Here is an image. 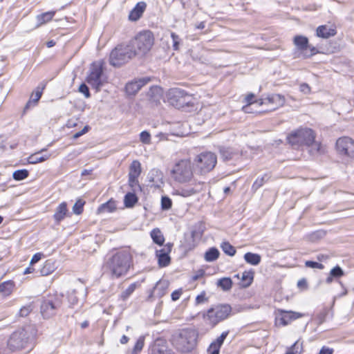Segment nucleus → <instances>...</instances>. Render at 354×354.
I'll return each instance as SVG.
<instances>
[{"label":"nucleus","mask_w":354,"mask_h":354,"mask_svg":"<svg viewBox=\"0 0 354 354\" xmlns=\"http://www.w3.org/2000/svg\"><path fill=\"white\" fill-rule=\"evenodd\" d=\"M219 252L217 249L212 248L205 252V259L207 261H213L218 259Z\"/></svg>","instance_id":"36"},{"label":"nucleus","mask_w":354,"mask_h":354,"mask_svg":"<svg viewBox=\"0 0 354 354\" xmlns=\"http://www.w3.org/2000/svg\"><path fill=\"white\" fill-rule=\"evenodd\" d=\"M84 204V203L83 201H82L81 200H78L73 207V211L74 214L77 215L80 214L83 211Z\"/></svg>","instance_id":"45"},{"label":"nucleus","mask_w":354,"mask_h":354,"mask_svg":"<svg viewBox=\"0 0 354 354\" xmlns=\"http://www.w3.org/2000/svg\"><path fill=\"white\" fill-rule=\"evenodd\" d=\"M305 265L306 267L311 268H317L319 270H322L324 268V266L322 263L312 261H306Z\"/></svg>","instance_id":"48"},{"label":"nucleus","mask_w":354,"mask_h":354,"mask_svg":"<svg viewBox=\"0 0 354 354\" xmlns=\"http://www.w3.org/2000/svg\"><path fill=\"white\" fill-rule=\"evenodd\" d=\"M67 212V205L65 202H63L61 204H59V206L57 207L55 212L53 215L54 219L57 223H59L65 218Z\"/></svg>","instance_id":"22"},{"label":"nucleus","mask_w":354,"mask_h":354,"mask_svg":"<svg viewBox=\"0 0 354 354\" xmlns=\"http://www.w3.org/2000/svg\"><path fill=\"white\" fill-rule=\"evenodd\" d=\"M261 257L259 254L247 252L244 255V260L249 264L252 266H257L261 262Z\"/></svg>","instance_id":"28"},{"label":"nucleus","mask_w":354,"mask_h":354,"mask_svg":"<svg viewBox=\"0 0 354 354\" xmlns=\"http://www.w3.org/2000/svg\"><path fill=\"white\" fill-rule=\"evenodd\" d=\"M151 237L153 241L158 245H162L165 242L164 236L158 228H155L151 232Z\"/></svg>","instance_id":"29"},{"label":"nucleus","mask_w":354,"mask_h":354,"mask_svg":"<svg viewBox=\"0 0 354 354\" xmlns=\"http://www.w3.org/2000/svg\"><path fill=\"white\" fill-rule=\"evenodd\" d=\"M142 171L141 164L138 160H133L129 167V176L139 177Z\"/></svg>","instance_id":"30"},{"label":"nucleus","mask_w":354,"mask_h":354,"mask_svg":"<svg viewBox=\"0 0 354 354\" xmlns=\"http://www.w3.org/2000/svg\"><path fill=\"white\" fill-rule=\"evenodd\" d=\"M167 99L169 103L178 109L192 106L194 98L192 95L178 88H173L167 92Z\"/></svg>","instance_id":"7"},{"label":"nucleus","mask_w":354,"mask_h":354,"mask_svg":"<svg viewBox=\"0 0 354 354\" xmlns=\"http://www.w3.org/2000/svg\"><path fill=\"white\" fill-rule=\"evenodd\" d=\"M131 263V255L127 251H121L115 254L107 261V267L112 275L120 277L127 273Z\"/></svg>","instance_id":"3"},{"label":"nucleus","mask_w":354,"mask_h":354,"mask_svg":"<svg viewBox=\"0 0 354 354\" xmlns=\"http://www.w3.org/2000/svg\"><path fill=\"white\" fill-rule=\"evenodd\" d=\"M217 157L215 153L210 151H204L197 154L194 158L195 165L201 175L210 172L216 166Z\"/></svg>","instance_id":"6"},{"label":"nucleus","mask_w":354,"mask_h":354,"mask_svg":"<svg viewBox=\"0 0 354 354\" xmlns=\"http://www.w3.org/2000/svg\"><path fill=\"white\" fill-rule=\"evenodd\" d=\"M295 46V55L297 57L308 58L318 53L317 48L309 44L306 37L297 35L293 38Z\"/></svg>","instance_id":"11"},{"label":"nucleus","mask_w":354,"mask_h":354,"mask_svg":"<svg viewBox=\"0 0 354 354\" xmlns=\"http://www.w3.org/2000/svg\"><path fill=\"white\" fill-rule=\"evenodd\" d=\"M254 278V273L252 272H244L241 274V281H242V286L243 287H248L249 286Z\"/></svg>","instance_id":"35"},{"label":"nucleus","mask_w":354,"mask_h":354,"mask_svg":"<svg viewBox=\"0 0 354 354\" xmlns=\"http://www.w3.org/2000/svg\"><path fill=\"white\" fill-rule=\"evenodd\" d=\"M147 7V4L144 1L138 2L136 6L131 10L129 15V19L131 21L138 20L144 13Z\"/></svg>","instance_id":"18"},{"label":"nucleus","mask_w":354,"mask_h":354,"mask_svg":"<svg viewBox=\"0 0 354 354\" xmlns=\"http://www.w3.org/2000/svg\"><path fill=\"white\" fill-rule=\"evenodd\" d=\"M124 205L127 207H133L138 202V197L133 193H127L124 199Z\"/></svg>","instance_id":"34"},{"label":"nucleus","mask_w":354,"mask_h":354,"mask_svg":"<svg viewBox=\"0 0 354 354\" xmlns=\"http://www.w3.org/2000/svg\"><path fill=\"white\" fill-rule=\"evenodd\" d=\"M254 97V95L253 93H249L245 97V102L247 103V105H250L252 104H257L256 101L253 102L252 100Z\"/></svg>","instance_id":"55"},{"label":"nucleus","mask_w":354,"mask_h":354,"mask_svg":"<svg viewBox=\"0 0 354 354\" xmlns=\"http://www.w3.org/2000/svg\"><path fill=\"white\" fill-rule=\"evenodd\" d=\"M216 285L223 291H228L232 288V281L230 277H223L218 280Z\"/></svg>","instance_id":"31"},{"label":"nucleus","mask_w":354,"mask_h":354,"mask_svg":"<svg viewBox=\"0 0 354 354\" xmlns=\"http://www.w3.org/2000/svg\"><path fill=\"white\" fill-rule=\"evenodd\" d=\"M194 166L190 158L175 162L170 170L171 178L180 184H188L176 189L174 194L185 198L192 196L202 191L203 183L194 180Z\"/></svg>","instance_id":"1"},{"label":"nucleus","mask_w":354,"mask_h":354,"mask_svg":"<svg viewBox=\"0 0 354 354\" xmlns=\"http://www.w3.org/2000/svg\"><path fill=\"white\" fill-rule=\"evenodd\" d=\"M315 132L309 128H300L292 131L287 137V140L295 148L301 146H310L315 139Z\"/></svg>","instance_id":"5"},{"label":"nucleus","mask_w":354,"mask_h":354,"mask_svg":"<svg viewBox=\"0 0 354 354\" xmlns=\"http://www.w3.org/2000/svg\"><path fill=\"white\" fill-rule=\"evenodd\" d=\"M55 45V42L53 40H50L46 42V46L48 48H51Z\"/></svg>","instance_id":"64"},{"label":"nucleus","mask_w":354,"mask_h":354,"mask_svg":"<svg viewBox=\"0 0 354 354\" xmlns=\"http://www.w3.org/2000/svg\"><path fill=\"white\" fill-rule=\"evenodd\" d=\"M286 100L283 95L280 94H272L264 99L256 100L258 105H267L270 106V110H274L282 106L285 104Z\"/></svg>","instance_id":"14"},{"label":"nucleus","mask_w":354,"mask_h":354,"mask_svg":"<svg viewBox=\"0 0 354 354\" xmlns=\"http://www.w3.org/2000/svg\"><path fill=\"white\" fill-rule=\"evenodd\" d=\"M336 34L335 29L327 27L326 26H320L317 28V37L322 38H329Z\"/></svg>","instance_id":"23"},{"label":"nucleus","mask_w":354,"mask_h":354,"mask_svg":"<svg viewBox=\"0 0 354 354\" xmlns=\"http://www.w3.org/2000/svg\"><path fill=\"white\" fill-rule=\"evenodd\" d=\"M28 335L24 329L15 331L10 336L8 344L12 350L22 348L27 342Z\"/></svg>","instance_id":"13"},{"label":"nucleus","mask_w":354,"mask_h":354,"mask_svg":"<svg viewBox=\"0 0 354 354\" xmlns=\"http://www.w3.org/2000/svg\"><path fill=\"white\" fill-rule=\"evenodd\" d=\"M136 286L135 284L130 285L122 293V298L124 300L126 299L135 290Z\"/></svg>","instance_id":"49"},{"label":"nucleus","mask_w":354,"mask_h":354,"mask_svg":"<svg viewBox=\"0 0 354 354\" xmlns=\"http://www.w3.org/2000/svg\"><path fill=\"white\" fill-rule=\"evenodd\" d=\"M59 307V302L57 301H44L41 306V313L46 318H50L55 315L56 309Z\"/></svg>","instance_id":"16"},{"label":"nucleus","mask_w":354,"mask_h":354,"mask_svg":"<svg viewBox=\"0 0 354 354\" xmlns=\"http://www.w3.org/2000/svg\"><path fill=\"white\" fill-rule=\"evenodd\" d=\"M171 200L167 196H162L161 198V208L163 210H168L171 207Z\"/></svg>","instance_id":"42"},{"label":"nucleus","mask_w":354,"mask_h":354,"mask_svg":"<svg viewBox=\"0 0 354 354\" xmlns=\"http://www.w3.org/2000/svg\"><path fill=\"white\" fill-rule=\"evenodd\" d=\"M86 82L97 91L106 82V77L103 73L102 62L98 61L91 65Z\"/></svg>","instance_id":"10"},{"label":"nucleus","mask_w":354,"mask_h":354,"mask_svg":"<svg viewBox=\"0 0 354 354\" xmlns=\"http://www.w3.org/2000/svg\"><path fill=\"white\" fill-rule=\"evenodd\" d=\"M41 256H42V254H41V253L35 254L30 260V264L32 265V264L38 262L41 259Z\"/></svg>","instance_id":"57"},{"label":"nucleus","mask_w":354,"mask_h":354,"mask_svg":"<svg viewBox=\"0 0 354 354\" xmlns=\"http://www.w3.org/2000/svg\"><path fill=\"white\" fill-rule=\"evenodd\" d=\"M223 251L229 256H234L236 253V250L234 246H232L228 242H224L221 245Z\"/></svg>","instance_id":"38"},{"label":"nucleus","mask_w":354,"mask_h":354,"mask_svg":"<svg viewBox=\"0 0 354 354\" xmlns=\"http://www.w3.org/2000/svg\"><path fill=\"white\" fill-rule=\"evenodd\" d=\"M333 348H328L326 346H323L321 348L319 354H333Z\"/></svg>","instance_id":"58"},{"label":"nucleus","mask_w":354,"mask_h":354,"mask_svg":"<svg viewBox=\"0 0 354 354\" xmlns=\"http://www.w3.org/2000/svg\"><path fill=\"white\" fill-rule=\"evenodd\" d=\"M195 232H192V234L185 237V241L182 243L183 250L186 252L193 250L196 246V243L194 240Z\"/></svg>","instance_id":"27"},{"label":"nucleus","mask_w":354,"mask_h":354,"mask_svg":"<svg viewBox=\"0 0 354 354\" xmlns=\"http://www.w3.org/2000/svg\"><path fill=\"white\" fill-rule=\"evenodd\" d=\"M150 81L149 77H142L129 82L126 85V91L129 95H135L140 88Z\"/></svg>","instance_id":"17"},{"label":"nucleus","mask_w":354,"mask_h":354,"mask_svg":"<svg viewBox=\"0 0 354 354\" xmlns=\"http://www.w3.org/2000/svg\"><path fill=\"white\" fill-rule=\"evenodd\" d=\"M154 44L153 33L149 30L139 32L129 44L135 51V56H142L150 51Z\"/></svg>","instance_id":"4"},{"label":"nucleus","mask_w":354,"mask_h":354,"mask_svg":"<svg viewBox=\"0 0 354 354\" xmlns=\"http://www.w3.org/2000/svg\"><path fill=\"white\" fill-rule=\"evenodd\" d=\"M335 149L340 156L354 160V140L352 138L346 136L338 138Z\"/></svg>","instance_id":"12"},{"label":"nucleus","mask_w":354,"mask_h":354,"mask_svg":"<svg viewBox=\"0 0 354 354\" xmlns=\"http://www.w3.org/2000/svg\"><path fill=\"white\" fill-rule=\"evenodd\" d=\"M156 136L159 138V141L167 139V136L163 133H159Z\"/></svg>","instance_id":"62"},{"label":"nucleus","mask_w":354,"mask_h":354,"mask_svg":"<svg viewBox=\"0 0 354 354\" xmlns=\"http://www.w3.org/2000/svg\"><path fill=\"white\" fill-rule=\"evenodd\" d=\"M28 171L26 169H19L13 172L12 177L16 180H22L27 178Z\"/></svg>","instance_id":"39"},{"label":"nucleus","mask_w":354,"mask_h":354,"mask_svg":"<svg viewBox=\"0 0 354 354\" xmlns=\"http://www.w3.org/2000/svg\"><path fill=\"white\" fill-rule=\"evenodd\" d=\"M42 95V91L37 88L31 95L30 100L26 104V108L30 106L31 103H34L35 104L39 100Z\"/></svg>","instance_id":"40"},{"label":"nucleus","mask_w":354,"mask_h":354,"mask_svg":"<svg viewBox=\"0 0 354 354\" xmlns=\"http://www.w3.org/2000/svg\"><path fill=\"white\" fill-rule=\"evenodd\" d=\"M182 294V291L180 290H175L171 293V299L173 301L178 300Z\"/></svg>","instance_id":"59"},{"label":"nucleus","mask_w":354,"mask_h":354,"mask_svg":"<svg viewBox=\"0 0 354 354\" xmlns=\"http://www.w3.org/2000/svg\"><path fill=\"white\" fill-rule=\"evenodd\" d=\"M32 308L31 305L23 306L19 310V315L21 317H26L31 311Z\"/></svg>","instance_id":"50"},{"label":"nucleus","mask_w":354,"mask_h":354,"mask_svg":"<svg viewBox=\"0 0 354 354\" xmlns=\"http://www.w3.org/2000/svg\"><path fill=\"white\" fill-rule=\"evenodd\" d=\"M167 282H158L157 283L156 287H155V290H158L159 288H167Z\"/></svg>","instance_id":"61"},{"label":"nucleus","mask_w":354,"mask_h":354,"mask_svg":"<svg viewBox=\"0 0 354 354\" xmlns=\"http://www.w3.org/2000/svg\"><path fill=\"white\" fill-rule=\"evenodd\" d=\"M308 147H310L309 151L313 155H321L326 152V147L319 142L314 140Z\"/></svg>","instance_id":"26"},{"label":"nucleus","mask_w":354,"mask_h":354,"mask_svg":"<svg viewBox=\"0 0 354 354\" xmlns=\"http://www.w3.org/2000/svg\"><path fill=\"white\" fill-rule=\"evenodd\" d=\"M129 341V338L126 336V335H122V337L120 338V343L122 344H127Z\"/></svg>","instance_id":"63"},{"label":"nucleus","mask_w":354,"mask_h":354,"mask_svg":"<svg viewBox=\"0 0 354 354\" xmlns=\"http://www.w3.org/2000/svg\"><path fill=\"white\" fill-rule=\"evenodd\" d=\"M277 312L278 315L277 321H278L282 326H286L290 324L292 321L301 318L303 316L300 313L287 311L281 309H279Z\"/></svg>","instance_id":"15"},{"label":"nucleus","mask_w":354,"mask_h":354,"mask_svg":"<svg viewBox=\"0 0 354 354\" xmlns=\"http://www.w3.org/2000/svg\"><path fill=\"white\" fill-rule=\"evenodd\" d=\"M150 93L155 95L154 97L153 98V101H154L156 103L159 102L162 98V92L161 88L158 86L152 87L150 90Z\"/></svg>","instance_id":"41"},{"label":"nucleus","mask_w":354,"mask_h":354,"mask_svg":"<svg viewBox=\"0 0 354 354\" xmlns=\"http://www.w3.org/2000/svg\"><path fill=\"white\" fill-rule=\"evenodd\" d=\"M330 274L333 277H339L344 274V272L339 266H336L330 270Z\"/></svg>","instance_id":"47"},{"label":"nucleus","mask_w":354,"mask_h":354,"mask_svg":"<svg viewBox=\"0 0 354 354\" xmlns=\"http://www.w3.org/2000/svg\"><path fill=\"white\" fill-rule=\"evenodd\" d=\"M55 15V12H46L36 17L37 27H39L50 21Z\"/></svg>","instance_id":"25"},{"label":"nucleus","mask_w":354,"mask_h":354,"mask_svg":"<svg viewBox=\"0 0 354 354\" xmlns=\"http://www.w3.org/2000/svg\"><path fill=\"white\" fill-rule=\"evenodd\" d=\"M153 354H174L173 352L165 347L155 346L153 349Z\"/></svg>","instance_id":"46"},{"label":"nucleus","mask_w":354,"mask_h":354,"mask_svg":"<svg viewBox=\"0 0 354 354\" xmlns=\"http://www.w3.org/2000/svg\"><path fill=\"white\" fill-rule=\"evenodd\" d=\"M140 140L145 145H149L151 143V135L149 132L143 131L140 134Z\"/></svg>","instance_id":"43"},{"label":"nucleus","mask_w":354,"mask_h":354,"mask_svg":"<svg viewBox=\"0 0 354 354\" xmlns=\"http://www.w3.org/2000/svg\"><path fill=\"white\" fill-rule=\"evenodd\" d=\"M138 177L129 176V184L131 187H139Z\"/></svg>","instance_id":"54"},{"label":"nucleus","mask_w":354,"mask_h":354,"mask_svg":"<svg viewBox=\"0 0 354 354\" xmlns=\"http://www.w3.org/2000/svg\"><path fill=\"white\" fill-rule=\"evenodd\" d=\"M301 345H299V342H296L291 348L287 351L286 354H300L301 353Z\"/></svg>","instance_id":"44"},{"label":"nucleus","mask_w":354,"mask_h":354,"mask_svg":"<svg viewBox=\"0 0 354 354\" xmlns=\"http://www.w3.org/2000/svg\"><path fill=\"white\" fill-rule=\"evenodd\" d=\"M143 346H144V339L142 337H140L137 340L133 350L135 352H139L142 349Z\"/></svg>","instance_id":"51"},{"label":"nucleus","mask_w":354,"mask_h":354,"mask_svg":"<svg viewBox=\"0 0 354 354\" xmlns=\"http://www.w3.org/2000/svg\"><path fill=\"white\" fill-rule=\"evenodd\" d=\"M79 91L84 95L88 98L90 97V93L88 86L85 84H82L79 87Z\"/></svg>","instance_id":"52"},{"label":"nucleus","mask_w":354,"mask_h":354,"mask_svg":"<svg viewBox=\"0 0 354 354\" xmlns=\"http://www.w3.org/2000/svg\"><path fill=\"white\" fill-rule=\"evenodd\" d=\"M268 179L269 176L268 174H264L261 177H258L252 185V189L254 190H257L258 189L261 187L263 185V184L268 180Z\"/></svg>","instance_id":"37"},{"label":"nucleus","mask_w":354,"mask_h":354,"mask_svg":"<svg viewBox=\"0 0 354 354\" xmlns=\"http://www.w3.org/2000/svg\"><path fill=\"white\" fill-rule=\"evenodd\" d=\"M14 287V283L12 281H4L0 284V293L4 296H8L11 294Z\"/></svg>","instance_id":"33"},{"label":"nucleus","mask_w":354,"mask_h":354,"mask_svg":"<svg viewBox=\"0 0 354 354\" xmlns=\"http://www.w3.org/2000/svg\"><path fill=\"white\" fill-rule=\"evenodd\" d=\"M206 300L205 294L199 295L196 298V301L197 304L203 303Z\"/></svg>","instance_id":"60"},{"label":"nucleus","mask_w":354,"mask_h":354,"mask_svg":"<svg viewBox=\"0 0 354 354\" xmlns=\"http://www.w3.org/2000/svg\"><path fill=\"white\" fill-rule=\"evenodd\" d=\"M55 269V263L51 260H48L45 262L43 267L40 270L42 276H47L51 274Z\"/></svg>","instance_id":"32"},{"label":"nucleus","mask_w":354,"mask_h":354,"mask_svg":"<svg viewBox=\"0 0 354 354\" xmlns=\"http://www.w3.org/2000/svg\"><path fill=\"white\" fill-rule=\"evenodd\" d=\"M299 89L304 94H309L310 93V87L307 84H301Z\"/></svg>","instance_id":"56"},{"label":"nucleus","mask_w":354,"mask_h":354,"mask_svg":"<svg viewBox=\"0 0 354 354\" xmlns=\"http://www.w3.org/2000/svg\"><path fill=\"white\" fill-rule=\"evenodd\" d=\"M198 333L192 328L183 329L173 336L175 346L183 353L191 352L197 345Z\"/></svg>","instance_id":"2"},{"label":"nucleus","mask_w":354,"mask_h":354,"mask_svg":"<svg viewBox=\"0 0 354 354\" xmlns=\"http://www.w3.org/2000/svg\"><path fill=\"white\" fill-rule=\"evenodd\" d=\"M231 310V306L227 304L216 306L203 315L204 321L207 324L215 326L220 322L227 318Z\"/></svg>","instance_id":"8"},{"label":"nucleus","mask_w":354,"mask_h":354,"mask_svg":"<svg viewBox=\"0 0 354 354\" xmlns=\"http://www.w3.org/2000/svg\"><path fill=\"white\" fill-rule=\"evenodd\" d=\"M227 335L228 332H223L216 340L212 342L207 348V353L219 354L220 348L223 344V342Z\"/></svg>","instance_id":"19"},{"label":"nucleus","mask_w":354,"mask_h":354,"mask_svg":"<svg viewBox=\"0 0 354 354\" xmlns=\"http://www.w3.org/2000/svg\"><path fill=\"white\" fill-rule=\"evenodd\" d=\"M171 37L173 40V48L174 50L178 49V45H179V37L175 34L174 32H171Z\"/></svg>","instance_id":"53"},{"label":"nucleus","mask_w":354,"mask_h":354,"mask_svg":"<svg viewBox=\"0 0 354 354\" xmlns=\"http://www.w3.org/2000/svg\"><path fill=\"white\" fill-rule=\"evenodd\" d=\"M135 57V51L129 44H121L116 46L111 53L109 62L114 66H120Z\"/></svg>","instance_id":"9"},{"label":"nucleus","mask_w":354,"mask_h":354,"mask_svg":"<svg viewBox=\"0 0 354 354\" xmlns=\"http://www.w3.org/2000/svg\"><path fill=\"white\" fill-rule=\"evenodd\" d=\"M46 151V149H43L40 151L37 152L34 154H32L31 156H30L28 157V162L30 164H37V163L41 162H44L45 160H48L50 158V154L45 153V154L41 155V153Z\"/></svg>","instance_id":"21"},{"label":"nucleus","mask_w":354,"mask_h":354,"mask_svg":"<svg viewBox=\"0 0 354 354\" xmlns=\"http://www.w3.org/2000/svg\"><path fill=\"white\" fill-rule=\"evenodd\" d=\"M116 209L115 201L110 200L108 202L102 204L97 209V214L111 213Z\"/></svg>","instance_id":"24"},{"label":"nucleus","mask_w":354,"mask_h":354,"mask_svg":"<svg viewBox=\"0 0 354 354\" xmlns=\"http://www.w3.org/2000/svg\"><path fill=\"white\" fill-rule=\"evenodd\" d=\"M171 251L170 247L167 249H162L156 251V256L158 257V265L160 267L167 266L170 263V257L169 253Z\"/></svg>","instance_id":"20"}]
</instances>
